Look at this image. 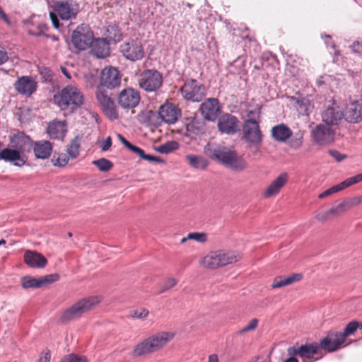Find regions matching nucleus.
Masks as SVG:
<instances>
[{
  "label": "nucleus",
  "mask_w": 362,
  "mask_h": 362,
  "mask_svg": "<svg viewBox=\"0 0 362 362\" xmlns=\"http://www.w3.org/2000/svg\"><path fill=\"white\" fill-rule=\"evenodd\" d=\"M53 101L62 110L74 111L83 104V95L76 87L66 86L54 95Z\"/></svg>",
  "instance_id": "obj_1"
},
{
  "label": "nucleus",
  "mask_w": 362,
  "mask_h": 362,
  "mask_svg": "<svg viewBox=\"0 0 362 362\" xmlns=\"http://www.w3.org/2000/svg\"><path fill=\"white\" fill-rule=\"evenodd\" d=\"M32 148L33 141L30 137L23 132H18L9 137V148L1 151L0 158H21Z\"/></svg>",
  "instance_id": "obj_2"
},
{
  "label": "nucleus",
  "mask_w": 362,
  "mask_h": 362,
  "mask_svg": "<svg viewBox=\"0 0 362 362\" xmlns=\"http://www.w3.org/2000/svg\"><path fill=\"white\" fill-rule=\"evenodd\" d=\"M52 7L54 12H50L49 16L55 28L60 26L59 18L62 21L73 20L80 11L79 4L74 0H59Z\"/></svg>",
  "instance_id": "obj_3"
},
{
  "label": "nucleus",
  "mask_w": 362,
  "mask_h": 362,
  "mask_svg": "<svg viewBox=\"0 0 362 362\" xmlns=\"http://www.w3.org/2000/svg\"><path fill=\"white\" fill-rule=\"evenodd\" d=\"M174 337V333L171 332H161L153 334L136 346L134 355L140 356L157 351L168 344Z\"/></svg>",
  "instance_id": "obj_4"
},
{
  "label": "nucleus",
  "mask_w": 362,
  "mask_h": 362,
  "mask_svg": "<svg viewBox=\"0 0 362 362\" xmlns=\"http://www.w3.org/2000/svg\"><path fill=\"white\" fill-rule=\"evenodd\" d=\"M100 301V298L98 296L82 298L64 310L59 317V320L62 322H66L78 319L93 310Z\"/></svg>",
  "instance_id": "obj_5"
},
{
  "label": "nucleus",
  "mask_w": 362,
  "mask_h": 362,
  "mask_svg": "<svg viewBox=\"0 0 362 362\" xmlns=\"http://www.w3.org/2000/svg\"><path fill=\"white\" fill-rule=\"evenodd\" d=\"M162 74L156 69H146L143 71L139 78V85L146 92H156L163 85Z\"/></svg>",
  "instance_id": "obj_6"
},
{
  "label": "nucleus",
  "mask_w": 362,
  "mask_h": 362,
  "mask_svg": "<svg viewBox=\"0 0 362 362\" xmlns=\"http://www.w3.org/2000/svg\"><path fill=\"white\" fill-rule=\"evenodd\" d=\"M93 40V33L89 25L81 24L71 34V42L78 50H86L90 47Z\"/></svg>",
  "instance_id": "obj_7"
},
{
  "label": "nucleus",
  "mask_w": 362,
  "mask_h": 362,
  "mask_svg": "<svg viewBox=\"0 0 362 362\" xmlns=\"http://www.w3.org/2000/svg\"><path fill=\"white\" fill-rule=\"evenodd\" d=\"M95 97L107 117L111 120L117 119L119 117L115 103L106 88L103 86H98Z\"/></svg>",
  "instance_id": "obj_8"
},
{
  "label": "nucleus",
  "mask_w": 362,
  "mask_h": 362,
  "mask_svg": "<svg viewBox=\"0 0 362 362\" xmlns=\"http://www.w3.org/2000/svg\"><path fill=\"white\" fill-rule=\"evenodd\" d=\"M120 52L128 60L136 62L142 59L145 55L141 41L137 38L129 39L120 45Z\"/></svg>",
  "instance_id": "obj_9"
},
{
  "label": "nucleus",
  "mask_w": 362,
  "mask_h": 362,
  "mask_svg": "<svg viewBox=\"0 0 362 362\" xmlns=\"http://www.w3.org/2000/svg\"><path fill=\"white\" fill-rule=\"evenodd\" d=\"M180 91L185 100L192 102H200L206 95L205 86L195 79L185 81Z\"/></svg>",
  "instance_id": "obj_10"
},
{
  "label": "nucleus",
  "mask_w": 362,
  "mask_h": 362,
  "mask_svg": "<svg viewBox=\"0 0 362 362\" xmlns=\"http://www.w3.org/2000/svg\"><path fill=\"white\" fill-rule=\"evenodd\" d=\"M321 117L326 125L334 127L338 126L345 117L342 108L334 101L322 112Z\"/></svg>",
  "instance_id": "obj_11"
},
{
  "label": "nucleus",
  "mask_w": 362,
  "mask_h": 362,
  "mask_svg": "<svg viewBox=\"0 0 362 362\" xmlns=\"http://www.w3.org/2000/svg\"><path fill=\"white\" fill-rule=\"evenodd\" d=\"M122 74L119 71L112 66L105 67L101 72L100 84L107 89L118 88L121 84Z\"/></svg>",
  "instance_id": "obj_12"
},
{
  "label": "nucleus",
  "mask_w": 362,
  "mask_h": 362,
  "mask_svg": "<svg viewBox=\"0 0 362 362\" xmlns=\"http://www.w3.org/2000/svg\"><path fill=\"white\" fill-rule=\"evenodd\" d=\"M243 139L250 145H258L262 141L259 121L246 119L243 126Z\"/></svg>",
  "instance_id": "obj_13"
},
{
  "label": "nucleus",
  "mask_w": 362,
  "mask_h": 362,
  "mask_svg": "<svg viewBox=\"0 0 362 362\" xmlns=\"http://www.w3.org/2000/svg\"><path fill=\"white\" fill-rule=\"evenodd\" d=\"M13 88L18 94L30 97L36 92L37 82L32 76H22L13 83Z\"/></svg>",
  "instance_id": "obj_14"
},
{
  "label": "nucleus",
  "mask_w": 362,
  "mask_h": 362,
  "mask_svg": "<svg viewBox=\"0 0 362 362\" xmlns=\"http://www.w3.org/2000/svg\"><path fill=\"white\" fill-rule=\"evenodd\" d=\"M199 111L204 119L214 122L221 113V107L218 99L210 98L201 104Z\"/></svg>",
  "instance_id": "obj_15"
},
{
  "label": "nucleus",
  "mask_w": 362,
  "mask_h": 362,
  "mask_svg": "<svg viewBox=\"0 0 362 362\" xmlns=\"http://www.w3.org/2000/svg\"><path fill=\"white\" fill-rule=\"evenodd\" d=\"M139 93L132 88L123 89L118 95V104L124 109H132L138 105L140 101Z\"/></svg>",
  "instance_id": "obj_16"
},
{
  "label": "nucleus",
  "mask_w": 362,
  "mask_h": 362,
  "mask_svg": "<svg viewBox=\"0 0 362 362\" xmlns=\"http://www.w3.org/2000/svg\"><path fill=\"white\" fill-rule=\"evenodd\" d=\"M59 279L57 274H51L38 279L28 276L21 279V286L23 288H40L48 284H52Z\"/></svg>",
  "instance_id": "obj_17"
},
{
  "label": "nucleus",
  "mask_w": 362,
  "mask_h": 362,
  "mask_svg": "<svg viewBox=\"0 0 362 362\" xmlns=\"http://www.w3.org/2000/svg\"><path fill=\"white\" fill-rule=\"evenodd\" d=\"M218 129L222 134H234L240 130L238 119L230 114H223L218 120Z\"/></svg>",
  "instance_id": "obj_18"
},
{
  "label": "nucleus",
  "mask_w": 362,
  "mask_h": 362,
  "mask_svg": "<svg viewBox=\"0 0 362 362\" xmlns=\"http://www.w3.org/2000/svg\"><path fill=\"white\" fill-rule=\"evenodd\" d=\"M206 155L211 158H237L235 151L226 146L214 144H207L204 148Z\"/></svg>",
  "instance_id": "obj_19"
},
{
  "label": "nucleus",
  "mask_w": 362,
  "mask_h": 362,
  "mask_svg": "<svg viewBox=\"0 0 362 362\" xmlns=\"http://www.w3.org/2000/svg\"><path fill=\"white\" fill-rule=\"evenodd\" d=\"M320 345L317 343H310L301 345L298 348L296 346L289 347L287 349L289 356H299L304 361L312 359L317 353Z\"/></svg>",
  "instance_id": "obj_20"
},
{
  "label": "nucleus",
  "mask_w": 362,
  "mask_h": 362,
  "mask_svg": "<svg viewBox=\"0 0 362 362\" xmlns=\"http://www.w3.org/2000/svg\"><path fill=\"white\" fill-rule=\"evenodd\" d=\"M312 136L317 144H327L334 141V132L330 126L320 124L312 131Z\"/></svg>",
  "instance_id": "obj_21"
},
{
  "label": "nucleus",
  "mask_w": 362,
  "mask_h": 362,
  "mask_svg": "<svg viewBox=\"0 0 362 362\" xmlns=\"http://www.w3.org/2000/svg\"><path fill=\"white\" fill-rule=\"evenodd\" d=\"M346 337L341 332H329L320 341V347L329 352L339 349L345 342Z\"/></svg>",
  "instance_id": "obj_22"
},
{
  "label": "nucleus",
  "mask_w": 362,
  "mask_h": 362,
  "mask_svg": "<svg viewBox=\"0 0 362 362\" xmlns=\"http://www.w3.org/2000/svg\"><path fill=\"white\" fill-rule=\"evenodd\" d=\"M158 115L165 122L174 124L180 117V110L177 105L173 103H165L160 107Z\"/></svg>",
  "instance_id": "obj_23"
},
{
  "label": "nucleus",
  "mask_w": 362,
  "mask_h": 362,
  "mask_svg": "<svg viewBox=\"0 0 362 362\" xmlns=\"http://www.w3.org/2000/svg\"><path fill=\"white\" fill-rule=\"evenodd\" d=\"M25 30L28 33L33 36H45L49 38V35L46 34L48 27L35 16L30 17L25 22Z\"/></svg>",
  "instance_id": "obj_24"
},
{
  "label": "nucleus",
  "mask_w": 362,
  "mask_h": 362,
  "mask_svg": "<svg viewBox=\"0 0 362 362\" xmlns=\"http://www.w3.org/2000/svg\"><path fill=\"white\" fill-rule=\"evenodd\" d=\"M287 182V174L285 173H281L262 192V197L265 199H268L276 196Z\"/></svg>",
  "instance_id": "obj_25"
},
{
  "label": "nucleus",
  "mask_w": 362,
  "mask_h": 362,
  "mask_svg": "<svg viewBox=\"0 0 362 362\" xmlns=\"http://www.w3.org/2000/svg\"><path fill=\"white\" fill-rule=\"evenodd\" d=\"M24 262L32 268H44L47 263V259L42 254L30 250L25 252Z\"/></svg>",
  "instance_id": "obj_26"
},
{
  "label": "nucleus",
  "mask_w": 362,
  "mask_h": 362,
  "mask_svg": "<svg viewBox=\"0 0 362 362\" xmlns=\"http://www.w3.org/2000/svg\"><path fill=\"white\" fill-rule=\"evenodd\" d=\"M47 133L51 139H62L66 133V123L65 121L61 122L58 120H53L49 122L47 128Z\"/></svg>",
  "instance_id": "obj_27"
},
{
  "label": "nucleus",
  "mask_w": 362,
  "mask_h": 362,
  "mask_svg": "<svg viewBox=\"0 0 362 362\" xmlns=\"http://www.w3.org/2000/svg\"><path fill=\"white\" fill-rule=\"evenodd\" d=\"M346 121L351 123H358L362 120V101L351 103L344 114Z\"/></svg>",
  "instance_id": "obj_28"
},
{
  "label": "nucleus",
  "mask_w": 362,
  "mask_h": 362,
  "mask_svg": "<svg viewBox=\"0 0 362 362\" xmlns=\"http://www.w3.org/2000/svg\"><path fill=\"white\" fill-rule=\"evenodd\" d=\"M90 47L91 53L98 58H105L110 54L109 43L105 39H93Z\"/></svg>",
  "instance_id": "obj_29"
},
{
  "label": "nucleus",
  "mask_w": 362,
  "mask_h": 362,
  "mask_svg": "<svg viewBox=\"0 0 362 362\" xmlns=\"http://www.w3.org/2000/svg\"><path fill=\"white\" fill-rule=\"evenodd\" d=\"M271 133L272 138L278 142H286L292 136L291 129L284 124L273 127Z\"/></svg>",
  "instance_id": "obj_30"
},
{
  "label": "nucleus",
  "mask_w": 362,
  "mask_h": 362,
  "mask_svg": "<svg viewBox=\"0 0 362 362\" xmlns=\"http://www.w3.org/2000/svg\"><path fill=\"white\" fill-rule=\"evenodd\" d=\"M33 151L36 158H48L52 151V146L48 141H40L35 142Z\"/></svg>",
  "instance_id": "obj_31"
},
{
  "label": "nucleus",
  "mask_w": 362,
  "mask_h": 362,
  "mask_svg": "<svg viewBox=\"0 0 362 362\" xmlns=\"http://www.w3.org/2000/svg\"><path fill=\"white\" fill-rule=\"evenodd\" d=\"M302 278L301 274H292L288 276H279L274 278L272 287L273 288H279L300 281Z\"/></svg>",
  "instance_id": "obj_32"
},
{
  "label": "nucleus",
  "mask_w": 362,
  "mask_h": 362,
  "mask_svg": "<svg viewBox=\"0 0 362 362\" xmlns=\"http://www.w3.org/2000/svg\"><path fill=\"white\" fill-rule=\"evenodd\" d=\"M218 251H211L199 260L201 267L205 269H215L221 267Z\"/></svg>",
  "instance_id": "obj_33"
},
{
  "label": "nucleus",
  "mask_w": 362,
  "mask_h": 362,
  "mask_svg": "<svg viewBox=\"0 0 362 362\" xmlns=\"http://www.w3.org/2000/svg\"><path fill=\"white\" fill-rule=\"evenodd\" d=\"M291 99L295 101L296 108L300 115L308 116L312 112L314 105L308 98L292 97Z\"/></svg>",
  "instance_id": "obj_34"
},
{
  "label": "nucleus",
  "mask_w": 362,
  "mask_h": 362,
  "mask_svg": "<svg viewBox=\"0 0 362 362\" xmlns=\"http://www.w3.org/2000/svg\"><path fill=\"white\" fill-rule=\"evenodd\" d=\"M217 251L220 259L219 262L221 267L235 263L240 259V254L235 251L224 250H219Z\"/></svg>",
  "instance_id": "obj_35"
},
{
  "label": "nucleus",
  "mask_w": 362,
  "mask_h": 362,
  "mask_svg": "<svg viewBox=\"0 0 362 362\" xmlns=\"http://www.w3.org/2000/svg\"><path fill=\"white\" fill-rule=\"evenodd\" d=\"M220 165L226 168L234 171H241L244 170L247 163L245 160H216Z\"/></svg>",
  "instance_id": "obj_36"
},
{
  "label": "nucleus",
  "mask_w": 362,
  "mask_h": 362,
  "mask_svg": "<svg viewBox=\"0 0 362 362\" xmlns=\"http://www.w3.org/2000/svg\"><path fill=\"white\" fill-rule=\"evenodd\" d=\"M122 38V32L116 25H110L106 29V39L115 43L119 42Z\"/></svg>",
  "instance_id": "obj_37"
},
{
  "label": "nucleus",
  "mask_w": 362,
  "mask_h": 362,
  "mask_svg": "<svg viewBox=\"0 0 362 362\" xmlns=\"http://www.w3.org/2000/svg\"><path fill=\"white\" fill-rule=\"evenodd\" d=\"M156 113L149 110L146 112H142L139 115V119L141 123L146 124L147 125H155L156 123L153 122V119L156 118Z\"/></svg>",
  "instance_id": "obj_38"
},
{
  "label": "nucleus",
  "mask_w": 362,
  "mask_h": 362,
  "mask_svg": "<svg viewBox=\"0 0 362 362\" xmlns=\"http://www.w3.org/2000/svg\"><path fill=\"white\" fill-rule=\"evenodd\" d=\"M81 144L80 140L75 138L67 146V153L70 157L75 158L79 153Z\"/></svg>",
  "instance_id": "obj_39"
},
{
  "label": "nucleus",
  "mask_w": 362,
  "mask_h": 362,
  "mask_svg": "<svg viewBox=\"0 0 362 362\" xmlns=\"http://www.w3.org/2000/svg\"><path fill=\"white\" fill-rule=\"evenodd\" d=\"M129 151L135 154L139 158H158L156 156L146 154L144 151L141 148L132 144L130 142H127V147Z\"/></svg>",
  "instance_id": "obj_40"
},
{
  "label": "nucleus",
  "mask_w": 362,
  "mask_h": 362,
  "mask_svg": "<svg viewBox=\"0 0 362 362\" xmlns=\"http://www.w3.org/2000/svg\"><path fill=\"white\" fill-rule=\"evenodd\" d=\"M179 148V144L175 141H167L165 144L160 145L158 148V151L161 153L168 154L177 150Z\"/></svg>",
  "instance_id": "obj_41"
},
{
  "label": "nucleus",
  "mask_w": 362,
  "mask_h": 362,
  "mask_svg": "<svg viewBox=\"0 0 362 362\" xmlns=\"http://www.w3.org/2000/svg\"><path fill=\"white\" fill-rule=\"evenodd\" d=\"M187 240H194L198 243H204L207 240V235L205 233H190L187 237H185L181 240V243H185Z\"/></svg>",
  "instance_id": "obj_42"
},
{
  "label": "nucleus",
  "mask_w": 362,
  "mask_h": 362,
  "mask_svg": "<svg viewBox=\"0 0 362 362\" xmlns=\"http://www.w3.org/2000/svg\"><path fill=\"white\" fill-rule=\"evenodd\" d=\"M93 164L102 172H107L113 167L110 160H93Z\"/></svg>",
  "instance_id": "obj_43"
},
{
  "label": "nucleus",
  "mask_w": 362,
  "mask_h": 362,
  "mask_svg": "<svg viewBox=\"0 0 362 362\" xmlns=\"http://www.w3.org/2000/svg\"><path fill=\"white\" fill-rule=\"evenodd\" d=\"M345 189L343 182L332 186L318 195L319 199H324L332 194L337 193Z\"/></svg>",
  "instance_id": "obj_44"
},
{
  "label": "nucleus",
  "mask_w": 362,
  "mask_h": 362,
  "mask_svg": "<svg viewBox=\"0 0 362 362\" xmlns=\"http://www.w3.org/2000/svg\"><path fill=\"white\" fill-rule=\"evenodd\" d=\"M360 327V324L357 321H351L346 326L341 333L346 338L347 337L354 334V332Z\"/></svg>",
  "instance_id": "obj_45"
},
{
  "label": "nucleus",
  "mask_w": 362,
  "mask_h": 362,
  "mask_svg": "<svg viewBox=\"0 0 362 362\" xmlns=\"http://www.w3.org/2000/svg\"><path fill=\"white\" fill-rule=\"evenodd\" d=\"M349 210L345 201L344 200L341 203L337 205L336 207H333L329 209V212H331L332 216H338L342 213H344Z\"/></svg>",
  "instance_id": "obj_46"
},
{
  "label": "nucleus",
  "mask_w": 362,
  "mask_h": 362,
  "mask_svg": "<svg viewBox=\"0 0 362 362\" xmlns=\"http://www.w3.org/2000/svg\"><path fill=\"white\" fill-rule=\"evenodd\" d=\"M261 108L259 107H255L253 110H247L246 116L247 119H252L253 121L260 122Z\"/></svg>",
  "instance_id": "obj_47"
},
{
  "label": "nucleus",
  "mask_w": 362,
  "mask_h": 362,
  "mask_svg": "<svg viewBox=\"0 0 362 362\" xmlns=\"http://www.w3.org/2000/svg\"><path fill=\"white\" fill-rule=\"evenodd\" d=\"M189 165L198 170H204L209 165L208 160H188Z\"/></svg>",
  "instance_id": "obj_48"
},
{
  "label": "nucleus",
  "mask_w": 362,
  "mask_h": 362,
  "mask_svg": "<svg viewBox=\"0 0 362 362\" xmlns=\"http://www.w3.org/2000/svg\"><path fill=\"white\" fill-rule=\"evenodd\" d=\"M177 283V281L175 278H168L163 283V284L160 286V289L159 291V293H163L165 292L170 288H173Z\"/></svg>",
  "instance_id": "obj_49"
},
{
  "label": "nucleus",
  "mask_w": 362,
  "mask_h": 362,
  "mask_svg": "<svg viewBox=\"0 0 362 362\" xmlns=\"http://www.w3.org/2000/svg\"><path fill=\"white\" fill-rule=\"evenodd\" d=\"M149 314V312L146 308H139L134 310L131 313L132 318L145 320Z\"/></svg>",
  "instance_id": "obj_50"
},
{
  "label": "nucleus",
  "mask_w": 362,
  "mask_h": 362,
  "mask_svg": "<svg viewBox=\"0 0 362 362\" xmlns=\"http://www.w3.org/2000/svg\"><path fill=\"white\" fill-rule=\"evenodd\" d=\"M361 182H362V173L355 176L346 179L345 180L343 181V184L346 189L347 187H351L353 185L357 184Z\"/></svg>",
  "instance_id": "obj_51"
},
{
  "label": "nucleus",
  "mask_w": 362,
  "mask_h": 362,
  "mask_svg": "<svg viewBox=\"0 0 362 362\" xmlns=\"http://www.w3.org/2000/svg\"><path fill=\"white\" fill-rule=\"evenodd\" d=\"M258 325V320L256 318L252 319L249 323L238 331V334H243L245 332L255 330Z\"/></svg>",
  "instance_id": "obj_52"
},
{
  "label": "nucleus",
  "mask_w": 362,
  "mask_h": 362,
  "mask_svg": "<svg viewBox=\"0 0 362 362\" xmlns=\"http://www.w3.org/2000/svg\"><path fill=\"white\" fill-rule=\"evenodd\" d=\"M349 209L362 203V195L344 200Z\"/></svg>",
  "instance_id": "obj_53"
},
{
  "label": "nucleus",
  "mask_w": 362,
  "mask_h": 362,
  "mask_svg": "<svg viewBox=\"0 0 362 362\" xmlns=\"http://www.w3.org/2000/svg\"><path fill=\"white\" fill-rule=\"evenodd\" d=\"M60 362H87L85 357L71 354L61 359Z\"/></svg>",
  "instance_id": "obj_54"
},
{
  "label": "nucleus",
  "mask_w": 362,
  "mask_h": 362,
  "mask_svg": "<svg viewBox=\"0 0 362 362\" xmlns=\"http://www.w3.org/2000/svg\"><path fill=\"white\" fill-rule=\"evenodd\" d=\"M330 216H332L331 212H329V209L327 211L317 212L315 216V218L321 222L326 221L329 219Z\"/></svg>",
  "instance_id": "obj_55"
},
{
  "label": "nucleus",
  "mask_w": 362,
  "mask_h": 362,
  "mask_svg": "<svg viewBox=\"0 0 362 362\" xmlns=\"http://www.w3.org/2000/svg\"><path fill=\"white\" fill-rule=\"evenodd\" d=\"M98 145L104 151H107L112 145V139L110 136H107L105 139L99 140Z\"/></svg>",
  "instance_id": "obj_56"
},
{
  "label": "nucleus",
  "mask_w": 362,
  "mask_h": 362,
  "mask_svg": "<svg viewBox=\"0 0 362 362\" xmlns=\"http://www.w3.org/2000/svg\"><path fill=\"white\" fill-rule=\"evenodd\" d=\"M350 48L354 53L358 54H362V42L359 41L354 42L353 44L350 45Z\"/></svg>",
  "instance_id": "obj_57"
},
{
  "label": "nucleus",
  "mask_w": 362,
  "mask_h": 362,
  "mask_svg": "<svg viewBox=\"0 0 362 362\" xmlns=\"http://www.w3.org/2000/svg\"><path fill=\"white\" fill-rule=\"evenodd\" d=\"M51 359V354L49 350H46L45 351L40 354V357L37 362H50Z\"/></svg>",
  "instance_id": "obj_58"
},
{
  "label": "nucleus",
  "mask_w": 362,
  "mask_h": 362,
  "mask_svg": "<svg viewBox=\"0 0 362 362\" xmlns=\"http://www.w3.org/2000/svg\"><path fill=\"white\" fill-rule=\"evenodd\" d=\"M10 163L11 165L22 167L24 165H30L28 163V160H5Z\"/></svg>",
  "instance_id": "obj_59"
},
{
  "label": "nucleus",
  "mask_w": 362,
  "mask_h": 362,
  "mask_svg": "<svg viewBox=\"0 0 362 362\" xmlns=\"http://www.w3.org/2000/svg\"><path fill=\"white\" fill-rule=\"evenodd\" d=\"M8 59L7 52L4 47L0 46V65L6 63Z\"/></svg>",
  "instance_id": "obj_60"
},
{
  "label": "nucleus",
  "mask_w": 362,
  "mask_h": 362,
  "mask_svg": "<svg viewBox=\"0 0 362 362\" xmlns=\"http://www.w3.org/2000/svg\"><path fill=\"white\" fill-rule=\"evenodd\" d=\"M329 155L332 156L333 158H346V156L344 154L340 153L339 151L336 150H329Z\"/></svg>",
  "instance_id": "obj_61"
},
{
  "label": "nucleus",
  "mask_w": 362,
  "mask_h": 362,
  "mask_svg": "<svg viewBox=\"0 0 362 362\" xmlns=\"http://www.w3.org/2000/svg\"><path fill=\"white\" fill-rule=\"evenodd\" d=\"M54 166L64 167L67 165L69 160H50Z\"/></svg>",
  "instance_id": "obj_62"
},
{
  "label": "nucleus",
  "mask_w": 362,
  "mask_h": 362,
  "mask_svg": "<svg viewBox=\"0 0 362 362\" xmlns=\"http://www.w3.org/2000/svg\"><path fill=\"white\" fill-rule=\"evenodd\" d=\"M301 144V138H296L295 139H292L291 141V146L294 148L300 146Z\"/></svg>",
  "instance_id": "obj_63"
},
{
  "label": "nucleus",
  "mask_w": 362,
  "mask_h": 362,
  "mask_svg": "<svg viewBox=\"0 0 362 362\" xmlns=\"http://www.w3.org/2000/svg\"><path fill=\"white\" fill-rule=\"evenodd\" d=\"M208 362H219L217 354H211L209 356Z\"/></svg>",
  "instance_id": "obj_64"
}]
</instances>
